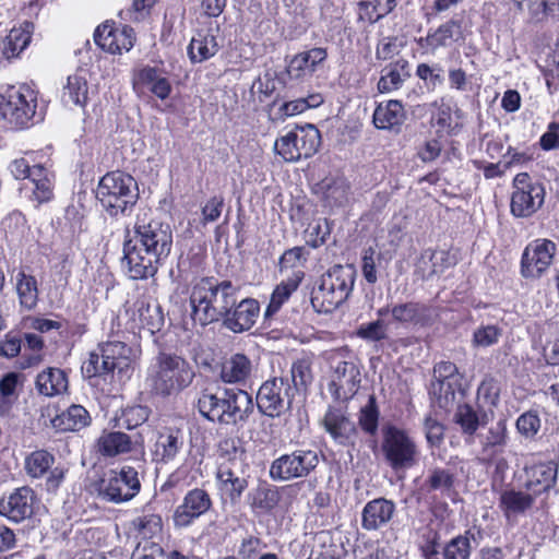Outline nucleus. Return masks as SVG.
Wrapping results in <instances>:
<instances>
[{"label":"nucleus","instance_id":"51","mask_svg":"<svg viewBox=\"0 0 559 559\" xmlns=\"http://www.w3.org/2000/svg\"><path fill=\"white\" fill-rule=\"evenodd\" d=\"M133 525L144 538H151L162 530V518L157 514H145L133 520Z\"/></svg>","mask_w":559,"mask_h":559},{"label":"nucleus","instance_id":"4","mask_svg":"<svg viewBox=\"0 0 559 559\" xmlns=\"http://www.w3.org/2000/svg\"><path fill=\"white\" fill-rule=\"evenodd\" d=\"M356 280L353 265H334L325 272L311 294V306L319 313H331L350 296Z\"/></svg>","mask_w":559,"mask_h":559},{"label":"nucleus","instance_id":"10","mask_svg":"<svg viewBox=\"0 0 559 559\" xmlns=\"http://www.w3.org/2000/svg\"><path fill=\"white\" fill-rule=\"evenodd\" d=\"M35 110L36 96L28 86L11 90L7 96L0 95V121L7 122L11 128L27 127Z\"/></svg>","mask_w":559,"mask_h":559},{"label":"nucleus","instance_id":"41","mask_svg":"<svg viewBox=\"0 0 559 559\" xmlns=\"http://www.w3.org/2000/svg\"><path fill=\"white\" fill-rule=\"evenodd\" d=\"M29 40L31 35L27 29L12 28L2 41L0 50L7 59H10L22 52L28 45Z\"/></svg>","mask_w":559,"mask_h":559},{"label":"nucleus","instance_id":"39","mask_svg":"<svg viewBox=\"0 0 559 559\" xmlns=\"http://www.w3.org/2000/svg\"><path fill=\"white\" fill-rule=\"evenodd\" d=\"M469 531L450 539L441 548L442 559H469L472 554Z\"/></svg>","mask_w":559,"mask_h":559},{"label":"nucleus","instance_id":"54","mask_svg":"<svg viewBox=\"0 0 559 559\" xmlns=\"http://www.w3.org/2000/svg\"><path fill=\"white\" fill-rule=\"evenodd\" d=\"M425 435L430 447H439L444 438V427L437 419L427 416L424 421Z\"/></svg>","mask_w":559,"mask_h":559},{"label":"nucleus","instance_id":"49","mask_svg":"<svg viewBox=\"0 0 559 559\" xmlns=\"http://www.w3.org/2000/svg\"><path fill=\"white\" fill-rule=\"evenodd\" d=\"M455 423L459 424L464 433L473 435L480 425L477 413L472 406L464 404L457 407Z\"/></svg>","mask_w":559,"mask_h":559},{"label":"nucleus","instance_id":"45","mask_svg":"<svg viewBox=\"0 0 559 559\" xmlns=\"http://www.w3.org/2000/svg\"><path fill=\"white\" fill-rule=\"evenodd\" d=\"M454 485V475L443 468H432L429 471V475L425 481L427 491H450Z\"/></svg>","mask_w":559,"mask_h":559},{"label":"nucleus","instance_id":"43","mask_svg":"<svg viewBox=\"0 0 559 559\" xmlns=\"http://www.w3.org/2000/svg\"><path fill=\"white\" fill-rule=\"evenodd\" d=\"M53 462L52 454L45 450H37L26 457L25 469L31 477L38 478L50 469Z\"/></svg>","mask_w":559,"mask_h":559},{"label":"nucleus","instance_id":"22","mask_svg":"<svg viewBox=\"0 0 559 559\" xmlns=\"http://www.w3.org/2000/svg\"><path fill=\"white\" fill-rule=\"evenodd\" d=\"M185 445L183 437L179 430L165 429L158 432L154 445V460L157 463H170L176 460Z\"/></svg>","mask_w":559,"mask_h":559},{"label":"nucleus","instance_id":"12","mask_svg":"<svg viewBox=\"0 0 559 559\" xmlns=\"http://www.w3.org/2000/svg\"><path fill=\"white\" fill-rule=\"evenodd\" d=\"M319 454L314 450L299 449L275 459L270 466V477L277 481H289L307 477L319 465Z\"/></svg>","mask_w":559,"mask_h":559},{"label":"nucleus","instance_id":"48","mask_svg":"<svg viewBox=\"0 0 559 559\" xmlns=\"http://www.w3.org/2000/svg\"><path fill=\"white\" fill-rule=\"evenodd\" d=\"M298 287V281L289 280L287 282H282L274 289L270 305L266 309V316L276 312L282 305L289 298L293 292H295Z\"/></svg>","mask_w":559,"mask_h":559},{"label":"nucleus","instance_id":"29","mask_svg":"<svg viewBox=\"0 0 559 559\" xmlns=\"http://www.w3.org/2000/svg\"><path fill=\"white\" fill-rule=\"evenodd\" d=\"M97 451L107 457H114L132 450L131 438L121 431H104L97 439Z\"/></svg>","mask_w":559,"mask_h":559},{"label":"nucleus","instance_id":"61","mask_svg":"<svg viewBox=\"0 0 559 559\" xmlns=\"http://www.w3.org/2000/svg\"><path fill=\"white\" fill-rule=\"evenodd\" d=\"M373 254V249L369 248L362 257V275L369 284H374L378 281Z\"/></svg>","mask_w":559,"mask_h":559},{"label":"nucleus","instance_id":"32","mask_svg":"<svg viewBox=\"0 0 559 559\" xmlns=\"http://www.w3.org/2000/svg\"><path fill=\"white\" fill-rule=\"evenodd\" d=\"M36 388L40 394L55 396L67 391L68 379L61 369L48 368L37 376Z\"/></svg>","mask_w":559,"mask_h":559},{"label":"nucleus","instance_id":"18","mask_svg":"<svg viewBox=\"0 0 559 559\" xmlns=\"http://www.w3.org/2000/svg\"><path fill=\"white\" fill-rule=\"evenodd\" d=\"M94 40L105 51L121 53L122 50L129 51L133 47L134 37L132 28L124 27L119 31L114 28L112 25L103 24L96 28Z\"/></svg>","mask_w":559,"mask_h":559},{"label":"nucleus","instance_id":"11","mask_svg":"<svg viewBox=\"0 0 559 559\" xmlns=\"http://www.w3.org/2000/svg\"><path fill=\"white\" fill-rule=\"evenodd\" d=\"M140 489L138 471L131 466H123L120 472L110 469L97 485L99 497L114 503L131 500Z\"/></svg>","mask_w":559,"mask_h":559},{"label":"nucleus","instance_id":"3","mask_svg":"<svg viewBox=\"0 0 559 559\" xmlns=\"http://www.w3.org/2000/svg\"><path fill=\"white\" fill-rule=\"evenodd\" d=\"M251 395L240 389H225L221 394L203 392L198 400L200 414L223 426H238L253 413Z\"/></svg>","mask_w":559,"mask_h":559},{"label":"nucleus","instance_id":"57","mask_svg":"<svg viewBox=\"0 0 559 559\" xmlns=\"http://www.w3.org/2000/svg\"><path fill=\"white\" fill-rule=\"evenodd\" d=\"M499 336H500V331L497 326H495V325L483 326V328H479L477 331H475L474 343L477 346L488 347V346L493 345L498 341Z\"/></svg>","mask_w":559,"mask_h":559},{"label":"nucleus","instance_id":"50","mask_svg":"<svg viewBox=\"0 0 559 559\" xmlns=\"http://www.w3.org/2000/svg\"><path fill=\"white\" fill-rule=\"evenodd\" d=\"M531 14L536 22L559 21V0H542L531 7Z\"/></svg>","mask_w":559,"mask_h":559},{"label":"nucleus","instance_id":"31","mask_svg":"<svg viewBox=\"0 0 559 559\" xmlns=\"http://www.w3.org/2000/svg\"><path fill=\"white\" fill-rule=\"evenodd\" d=\"M138 82L148 87V90L158 98L166 99L171 85L164 72L155 67H144L138 72Z\"/></svg>","mask_w":559,"mask_h":559},{"label":"nucleus","instance_id":"13","mask_svg":"<svg viewBox=\"0 0 559 559\" xmlns=\"http://www.w3.org/2000/svg\"><path fill=\"white\" fill-rule=\"evenodd\" d=\"M557 246L548 239H536L524 249L521 273L524 277H539L552 263Z\"/></svg>","mask_w":559,"mask_h":559},{"label":"nucleus","instance_id":"7","mask_svg":"<svg viewBox=\"0 0 559 559\" xmlns=\"http://www.w3.org/2000/svg\"><path fill=\"white\" fill-rule=\"evenodd\" d=\"M320 144L321 135L313 124L297 126L275 141L274 151L284 162L295 163L314 155Z\"/></svg>","mask_w":559,"mask_h":559},{"label":"nucleus","instance_id":"44","mask_svg":"<svg viewBox=\"0 0 559 559\" xmlns=\"http://www.w3.org/2000/svg\"><path fill=\"white\" fill-rule=\"evenodd\" d=\"M281 495L276 487L269 484H261L252 493V507L263 510L271 511L280 502Z\"/></svg>","mask_w":559,"mask_h":559},{"label":"nucleus","instance_id":"40","mask_svg":"<svg viewBox=\"0 0 559 559\" xmlns=\"http://www.w3.org/2000/svg\"><path fill=\"white\" fill-rule=\"evenodd\" d=\"M380 411L377 405V399L370 394L368 402L358 414V425L360 429L369 436H376L379 427Z\"/></svg>","mask_w":559,"mask_h":559},{"label":"nucleus","instance_id":"47","mask_svg":"<svg viewBox=\"0 0 559 559\" xmlns=\"http://www.w3.org/2000/svg\"><path fill=\"white\" fill-rule=\"evenodd\" d=\"M426 307L415 302H407L394 306L391 310L392 317L399 322H419L424 317Z\"/></svg>","mask_w":559,"mask_h":559},{"label":"nucleus","instance_id":"59","mask_svg":"<svg viewBox=\"0 0 559 559\" xmlns=\"http://www.w3.org/2000/svg\"><path fill=\"white\" fill-rule=\"evenodd\" d=\"M32 197L37 202V205L48 202L52 199V181L49 177L41 181L32 185Z\"/></svg>","mask_w":559,"mask_h":559},{"label":"nucleus","instance_id":"25","mask_svg":"<svg viewBox=\"0 0 559 559\" xmlns=\"http://www.w3.org/2000/svg\"><path fill=\"white\" fill-rule=\"evenodd\" d=\"M534 502L535 495L515 489L503 490L499 498V507L508 520L524 514Z\"/></svg>","mask_w":559,"mask_h":559},{"label":"nucleus","instance_id":"52","mask_svg":"<svg viewBox=\"0 0 559 559\" xmlns=\"http://www.w3.org/2000/svg\"><path fill=\"white\" fill-rule=\"evenodd\" d=\"M540 419L536 412L528 411L522 414L516 420L518 431L526 437H534L540 429Z\"/></svg>","mask_w":559,"mask_h":559},{"label":"nucleus","instance_id":"56","mask_svg":"<svg viewBox=\"0 0 559 559\" xmlns=\"http://www.w3.org/2000/svg\"><path fill=\"white\" fill-rule=\"evenodd\" d=\"M224 207V198L214 195L210 198L202 207V222L204 224L213 223L218 219Z\"/></svg>","mask_w":559,"mask_h":559},{"label":"nucleus","instance_id":"55","mask_svg":"<svg viewBox=\"0 0 559 559\" xmlns=\"http://www.w3.org/2000/svg\"><path fill=\"white\" fill-rule=\"evenodd\" d=\"M357 335L369 341H380L386 335V325L382 320L362 324L358 329Z\"/></svg>","mask_w":559,"mask_h":559},{"label":"nucleus","instance_id":"2","mask_svg":"<svg viewBox=\"0 0 559 559\" xmlns=\"http://www.w3.org/2000/svg\"><path fill=\"white\" fill-rule=\"evenodd\" d=\"M238 288L230 281L216 282L204 277L192 288V318L201 325L226 319L237 304Z\"/></svg>","mask_w":559,"mask_h":559},{"label":"nucleus","instance_id":"8","mask_svg":"<svg viewBox=\"0 0 559 559\" xmlns=\"http://www.w3.org/2000/svg\"><path fill=\"white\" fill-rule=\"evenodd\" d=\"M382 436L381 449L393 469H407L417 464V445L404 430L386 425L382 428Z\"/></svg>","mask_w":559,"mask_h":559},{"label":"nucleus","instance_id":"6","mask_svg":"<svg viewBox=\"0 0 559 559\" xmlns=\"http://www.w3.org/2000/svg\"><path fill=\"white\" fill-rule=\"evenodd\" d=\"M193 377L192 368L182 357L176 353L159 352L152 388L155 393L168 396L188 386Z\"/></svg>","mask_w":559,"mask_h":559},{"label":"nucleus","instance_id":"28","mask_svg":"<svg viewBox=\"0 0 559 559\" xmlns=\"http://www.w3.org/2000/svg\"><path fill=\"white\" fill-rule=\"evenodd\" d=\"M557 479V465L552 462L534 465L528 471L526 488L534 495L548 491Z\"/></svg>","mask_w":559,"mask_h":559},{"label":"nucleus","instance_id":"58","mask_svg":"<svg viewBox=\"0 0 559 559\" xmlns=\"http://www.w3.org/2000/svg\"><path fill=\"white\" fill-rule=\"evenodd\" d=\"M310 361L308 359H300L293 364L292 367V385H307L310 381Z\"/></svg>","mask_w":559,"mask_h":559},{"label":"nucleus","instance_id":"9","mask_svg":"<svg viewBox=\"0 0 559 559\" xmlns=\"http://www.w3.org/2000/svg\"><path fill=\"white\" fill-rule=\"evenodd\" d=\"M298 393L296 385L288 379L273 378L265 381L257 394L259 411L269 417H280L290 411L293 401Z\"/></svg>","mask_w":559,"mask_h":559},{"label":"nucleus","instance_id":"14","mask_svg":"<svg viewBox=\"0 0 559 559\" xmlns=\"http://www.w3.org/2000/svg\"><path fill=\"white\" fill-rule=\"evenodd\" d=\"M36 501L37 497L32 488L27 486L16 488L0 499V515L20 523L33 515Z\"/></svg>","mask_w":559,"mask_h":559},{"label":"nucleus","instance_id":"64","mask_svg":"<svg viewBox=\"0 0 559 559\" xmlns=\"http://www.w3.org/2000/svg\"><path fill=\"white\" fill-rule=\"evenodd\" d=\"M15 544L16 538L14 532L4 525H0V559H8L4 552L12 549Z\"/></svg>","mask_w":559,"mask_h":559},{"label":"nucleus","instance_id":"46","mask_svg":"<svg viewBox=\"0 0 559 559\" xmlns=\"http://www.w3.org/2000/svg\"><path fill=\"white\" fill-rule=\"evenodd\" d=\"M360 377L353 379L332 380L329 384V391L336 401L346 402L350 400L358 391Z\"/></svg>","mask_w":559,"mask_h":559},{"label":"nucleus","instance_id":"42","mask_svg":"<svg viewBox=\"0 0 559 559\" xmlns=\"http://www.w3.org/2000/svg\"><path fill=\"white\" fill-rule=\"evenodd\" d=\"M430 394L439 408L448 411L455 400L454 382L449 379H437L431 384Z\"/></svg>","mask_w":559,"mask_h":559},{"label":"nucleus","instance_id":"21","mask_svg":"<svg viewBox=\"0 0 559 559\" xmlns=\"http://www.w3.org/2000/svg\"><path fill=\"white\" fill-rule=\"evenodd\" d=\"M481 444V461L492 463L498 457L507 444V426L504 421L499 420L491 425L485 433L479 435Z\"/></svg>","mask_w":559,"mask_h":559},{"label":"nucleus","instance_id":"60","mask_svg":"<svg viewBox=\"0 0 559 559\" xmlns=\"http://www.w3.org/2000/svg\"><path fill=\"white\" fill-rule=\"evenodd\" d=\"M147 417L148 411L143 406L131 407L123 413V421L128 429H133L143 424Z\"/></svg>","mask_w":559,"mask_h":559},{"label":"nucleus","instance_id":"19","mask_svg":"<svg viewBox=\"0 0 559 559\" xmlns=\"http://www.w3.org/2000/svg\"><path fill=\"white\" fill-rule=\"evenodd\" d=\"M545 198V189L543 186H535L524 191H513L511 195V213L515 217L526 218L537 212Z\"/></svg>","mask_w":559,"mask_h":559},{"label":"nucleus","instance_id":"53","mask_svg":"<svg viewBox=\"0 0 559 559\" xmlns=\"http://www.w3.org/2000/svg\"><path fill=\"white\" fill-rule=\"evenodd\" d=\"M307 243L312 248H318L326 241L331 229L326 219L318 221L307 229Z\"/></svg>","mask_w":559,"mask_h":559},{"label":"nucleus","instance_id":"37","mask_svg":"<svg viewBox=\"0 0 559 559\" xmlns=\"http://www.w3.org/2000/svg\"><path fill=\"white\" fill-rule=\"evenodd\" d=\"M396 7V0H361L358 15L362 21L376 23Z\"/></svg>","mask_w":559,"mask_h":559},{"label":"nucleus","instance_id":"16","mask_svg":"<svg viewBox=\"0 0 559 559\" xmlns=\"http://www.w3.org/2000/svg\"><path fill=\"white\" fill-rule=\"evenodd\" d=\"M212 506L209 493L203 489H192L174 512V523L177 527H186L195 519L207 512Z\"/></svg>","mask_w":559,"mask_h":559},{"label":"nucleus","instance_id":"20","mask_svg":"<svg viewBox=\"0 0 559 559\" xmlns=\"http://www.w3.org/2000/svg\"><path fill=\"white\" fill-rule=\"evenodd\" d=\"M260 307L257 300L247 298L234 307L224 320V325L233 332L249 330L259 316Z\"/></svg>","mask_w":559,"mask_h":559},{"label":"nucleus","instance_id":"24","mask_svg":"<svg viewBox=\"0 0 559 559\" xmlns=\"http://www.w3.org/2000/svg\"><path fill=\"white\" fill-rule=\"evenodd\" d=\"M91 424L90 413L79 404L69 406L51 419V426L60 432L79 431Z\"/></svg>","mask_w":559,"mask_h":559},{"label":"nucleus","instance_id":"38","mask_svg":"<svg viewBox=\"0 0 559 559\" xmlns=\"http://www.w3.org/2000/svg\"><path fill=\"white\" fill-rule=\"evenodd\" d=\"M218 51V44L214 35L199 34L192 38L188 47V53L192 62H202L213 57Z\"/></svg>","mask_w":559,"mask_h":559},{"label":"nucleus","instance_id":"17","mask_svg":"<svg viewBox=\"0 0 559 559\" xmlns=\"http://www.w3.org/2000/svg\"><path fill=\"white\" fill-rule=\"evenodd\" d=\"M396 513L395 503L384 497L368 501L361 511V527L365 531H379L390 524Z\"/></svg>","mask_w":559,"mask_h":559},{"label":"nucleus","instance_id":"5","mask_svg":"<svg viewBox=\"0 0 559 559\" xmlns=\"http://www.w3.org/2000/svg\"><path fill=\"white\" fill-rule=\"evenodd\" d=\"M96 199L110 216L124 214L139 199L138 183L126 173H107L98 182Z\"/></svg>","mask_w":559,"mask_h":559},{"label":"nucleus","instance_id":"1","mask_svg":"<svg viewBox=\"0 0 559 559\" xmlns=\"http://www.w3.org/2000/svg\"><path fill=\"white\" fill-rule=\"evenodd\" d=\"M173 233L168 224L158 221L145 223L138 218L134 236L124 240L122 263L128 266L132 280L153 277L168 258Z\"/></svg>","mask_w":559,"mask_h":559},{"label":"nucleus","instance_id":"26","mask_svg":"<svg viewBox=\"0 0 559 559\" xmlns=\"http://www.w3.org/2000/svg\"><path fill=\"white\" fill-rule=\"evenodd\" d=\"M106 353L90 352V358L82 367V370L88 378L108 373L116 369L121 371L127 366L124 358Z\"/></svg>","mask_w":559,"mask_h":559},{"label":"nucleus","instance_id":"62","mask_svg":"<svg viewBox=\"0 0 559 559\" xmlns=\"http://www.w3.org/2000/svg\"><path fill=\"white\" fill-rule=\"evenodd\" d=\"M260 547L261 540L258 537L249 536L242 540L238 550V556L242 559H254Z\"/></svg>","mask_w":559,"mask_h":559},{"label":"nucleus","instance_id":"34","mask_svg":"<svg viewBox=\"0 0 559 559\" xmlns=\"http://www.w3.org/2000/svg\"><path fill=\"white\" fill-rule=\"evenodd\" d=\"M251 372V362L241 353L225 359L221 366V378L224 382L234 383L245 380Z\"/></svg>","mask_w":559,"mask_h":559},{"label":"nucleus","instance_id":"27","mask_svg":"<svg viewBox=\"0 0 559 559\" xmlns=\"http://www.w3.org/2000/svg\"><path fill=\"white\" fill-rule=\"evenodd\" d=\"M15 293L23 309L31 311L36 308L39 297L38 282L24 269H21L15 276Z\"/></svg>","mask_w":559,"mask_h":559},{"label":"nucleus","instance_id":"30","mask_svg":"<svg viewBox=\"0 0 559 559\" xmlns=\"http://www.w3.org/2000/svg\"><path fill=\"white\" fill-rule=\"evenodd\" d=\"M409 75L408 62L403 59L397 60L382 70V75L378 82V91L380 93L396 91Z\"/></svg>","mask_w":559,"mask_h":559},{"label":"nucleus","instance_id":"35","mask_svg":"<svg viewBox=\"0 0 559 559\" xmlns=\"http://www.w3.org/2000/svg\"><path fill=\"white\" fill-rule=\"evenodd\" d=\"M461 34V23L456 20H450L441 24L433 33L420 38L419 44L426 45L431 49L447 47L454 40V37Z\"/></svg>","mask_w":559,"mask_h":559},{"label":"nucleus","instance_id":"63","mask_svg":"<svg viewBox=\"0 0 559 559\" xmlns=\"http://www.w3.org/2000/svg\"><path fill=\"white\" fill-rule=\"evenodd\" d=\"M540 146L543 150L549 151L559 147V124L551 122L548 130L540 138Z\"/></svg>","mask_w":559,"mask_h":559},{"label":"nucleus","instance_id":"15","mask_svg":"<svg viewBox=\"0 0 559 559\" xmlns=\"http://www.w3.org/2000/svg\"><path fill=\"white\" fill-rule=\"evenodd\" d=\"M322 425L340 445H354L358 437L356 424L340 408L329 407L322 419Z\"/></svg>","mask_w":559,"mask_h":559},{"label":"nucleus","instance_id":"23","mask_svg":"<svg viewBox=\"0 0 559 559\" xmlns=\"http://www.w3.org/2000/svg\"><path fill=\"white\" fill-rule=\"evenodd\" d=\"M326 50L324 48H312L308 51L300 52L293 57L287 66V74L290 79H302L311 75L317 66L326 59Z\"/></svg>","mask_w":559,"mask_h":559},{"label":"nucleus","instance_id":"33","mask_svg":"<svg viewBox=\"0 0 559 559\" xmlns=\"http://www.w3.org/2000/svg\"><path fill=\"white\" fill-rule=\"evenodd\" d=\"M405 112L399 100L380 104L373 112V123L378 129H393L403 123Z\"/></svg>","mask_w":559,"mask_h":559},{"label":"nucleus","instance_id":"36","mask_svg":"<svg viewBox=\"0 0 559 559\" xmlns=\"http://www.w3.org/2000/svg\"><path fill=\"white\" fill-rule=\"evenodd\" d=\"M88 86L86 79L79 73L68 78L63 88L62 102L66 105L84 106L87 102Z\"/></svg>","mask_w":559,"mask_h":559}]
</instances>
